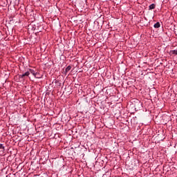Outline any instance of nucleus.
Listing matches in <instances>:
<instances>
[{"mask_svg": "<svg viewBox=\"0 0 177 177\" xmlns=\"http://www.w3.org/2000/svg\"><path fill=\"white\" fill-rule=\"evenodd\" d=\"M161 24H160V22H156L154 25L153 27L154 28H160Z\"/></svg>", "mask_w": 177, "mask_h": 177, "instance_id": "obj_2", "label": "nucleus"}, {"mask_svg": "<svg viewBox=\"0 0 177 177\" xmlns=\"http://www.w3.org/2000/svg\"><path fill=\"white\" fill-rule=\"evenodd\" d=\"M149 10H152V9H156V4H154V3L151 4L149 6Z\"/></svg>", "mask_w": 177, "mask_h": 177, "instance_id": "obj_3", "label": "nucleus"}, {"mask_svg": "<svg viewBox=\"0 0 177 177\" xmlns=\"http://www.w3.org/2000/svg\"><path fill=\"white\" fill-rule=\"evenodd\" d=\"M35 78L41 79L42 78V75L37 72V73H36V76Z\"/></svg>", "mask_w": 177, "mask_h": 177, "instance_id": "obj_4", "label": "nucleus"}, {"mask_svg": "<svg viewBox=\"0 0 177 177\" xmlns=\"http://www.w3.org/2000/svg\"><path fill=\"white\" fill-rule=\"evenodd\" d=\"M0 149H3V151H5V147L3 146V144H0Z\"/></svg>", "mask_w": 177, "mask_h": 177, "instance_id": "obj_8", "label": "nucleus"}, {"mask_svg": "<svg viewBox=\"0 0 177 177\" xmlns=\"http://www.w3.org/2000/svg\"><path fill=\"white\" fill-rule=\"evenodd\" d=\"M30 75V71L26 72L25 73L20 75L19 77L20 78H24V77H28Z\"/></svg>", "mask_w": 177, "mask_h": 177, "instance_id": "obj_1", "label": "nucleus"}, {"mask_svg": "<svg viewBox=\"0 0 177 177\" xmlns=\"http://www.w3.org/2000/svg\"><path fill=\"white\" fill-rule=\"evenodd\" d=\"M55 84H57V83H59V81L55 80Z\"/></svg>", "mask_w": 177, "mask_h": 177, "instance_id": "obj_10", "label": "nucleus"}, {"mask_svg": "<svg viewBox=\"0 0 177 177\" xmlns=\"http://www.w3.org/2000/svg\"><path fill=\"white\" fill-rule=\"evenodd\" d=\"M35 71H34V69H29V73L30 74L34 75Z\"/></svg>", "mask_w": 177, "mask_h": 177, "instance_id": "obj_7", "label": "nucleus"}, {"mask_svg": "<svg viewBox=\"0 0 177 177\" xmlns=\"http://www.w3.org/2000/svg\"><path fill=\"white\" fill-rule=\"evenodd\" d=\"M71 66H68L66 69H65V73H68V71H70V70H71Z\"/></svg>", "mask_w": 177, "mask_h": 177, "instance_id": "obj_5", "label": "nucleus"}, {"mask_svg": "<svg viewBox=\"0 0 177 177\" xmlns=\"http://www.w3.org/2000/svg\"><path fill=\"white\" fill-rule=\"evenodd\" d=\"M170 53L171 55H177V49L171 50Z\"/></svg>", "mask_w": 177, "mask_h": 177, "instance_id": "obj_6", "label": "nucleus"}, {"mask_svg": "<svg viewBox=\"0 0 177 177\" xmlns=\"http://www.w3.org/2000/svg\"><path fill=\"white\" fill-rule=\"evenodd\" d=\"M37 73H38V72H36V71H35V73H33L32 75L35 77H35L37 76Z\"/></svg>", "mask_w": 177, "mask_h": 177, "instance_id": "obj_9", "label": "nucleus"}]
</instances>
